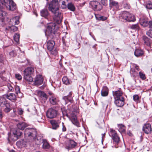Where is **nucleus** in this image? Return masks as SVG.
Masks as SVG:
<instances>
[{"instance_id":"obj_1","label":"nucleus","mask_w":152,"mask_h":152,"mask_svg":"<svg viewBox=\"0 0 152 152\" xmlns=\"http://www.w3.org/2000/svg\"><path fill=\"white\" fill-rule=\"evenodd\" d=\"M61 3L62 8H66V5L65 2L61 0H59V2L58 0H52L50 3L48 2L47 3V4L49 5L48 9L54 14L53 18L54 20L58 23L61 22L62 16L61 13L59 12L58 11V4Z\"/></svg>"},{"instance_id":"obj_2","label":"nucleus","mask_w":152,"mask_h":152,"mask_svg":"<svg viewBox=\"0 0 152 152\" xmlns=\"http://www.w3.org/2000/svg\"><path fill=\"white\" fill-rule=\"evenodd\" d=\"M4 5L9 10L13 11L16 8V4L12 0H0V7Z\"/></svg>"},{"instance_id":"obj_3","label":"nucleus","mask_w":152,"mask_h":152,"mask_svg":"<svg viewBox=\"0 0 152 152\" xmlns=\"http://www.w3.org/2000/svg\"><path fill=\"white\" fill-rule=\"evenodd\" d=\"M119 18L123 20L129 22L134 21L135 20V16L132 14L126 11L122 12L120 14Z\"/></svg>"},{"instance_id":"obj_4","label":"nucleus","mask_w":152,"mask_h":152,"mask_svg":"<svg viewBox=\"0 0 152 152\" xmlns=\"http://www.w3.org/2000/svg\"><path fill=\"white\" fill-rule=\"evenodd\" d=\"M11 131L13 135H11L9 134L8 140L9 142L11 141L17 140L22 134L21 132L16 129H12Z\"/></svg>"},{"instance_id":"obj_5","label":"nucleus","mask_w":152,"mask_h":152,"mask_svg":"<svg viewBox=\"0 0 152 152\" xmlns=\"http://www.w3.org/2000/svg\"><path fill=\"white\" fill-rule=\"evenodd\" d=\"M47 27V31L51 34H55L58 29V25L53 23H48Z\"/></svg>"},{"instance_id":"obj_6","label":"nucleus","mask_w":152,"mask_h":152,"mask_svg":"<svg viewBox=\"0 0 152 152\" xmlns=\"http://www.w3.org/2000/svg\"><path fill=\"white\" fill-rule=\"evenodd\" d=\"M24 134L25 137H28L29 139H34L36 136L37 132L35 129L28 128L25 129Z\"/></svg>"},{"instance_id":"obj_7","label":"nucleus","mask_w":152,"mask_h":152,"mask_svg":"<svg viewBox=\"0 0 152 152\" xmlns=\"http://www.w3.org/2000/svg\"><path fill=\"white\" fill-rule=\"evenodd\" d=\"M109 135L111 137L115 144H118L120 141V137L118 135L116 132L112 129H110Z\"/></svg>"},{"instance_id":"obj_8","label":"nucleus","mask_w":152,"mask_h":152,"mask_svg":"<svg viewBox=\"0 0 152 152\" xmlns=\"http://www.w3.org/2000/svg\"><path fill=\"white\" fill-rule=\"evenodd\" d=\"M58 114V111L56 109L50 108H49L46 113V116L48 118H56Z\"/></svg>"},{"instance_id":"obj_9","label":"nucleus","mask_w":152,"mask_h":152,"mask_svg":"<svg viewBox=\"0 0 152 152\" xmlns=\"http://www.w3.org/2000/svg\"><path fill=\"white\" fill-rule=\"evenodd\" d=\"M90 4L95 11H99L102 9V5L98 2L91 1L90 2Z\"/></svg>"},{"instance_id":"obj_10","label":"nucleus","mask_w":152,"mask_h":152,"mask_svg":"<svg viewBox=\"0 0 152 152\" xmlns=\"http://www.w3.org/2000/svg\"><path fill=\"white\" fill-rule=\"evenodd\" d=\"M74 95L72 91L69 92L68 95L66 96H65L63 97L62 99L65 101V104L68 103L69 102L72 103L73 102V97Z\"/></svg>"},{"instance_id":"obj_11","label":"nucleus","mask_w":152,"mask_h":152,"mask_svg":"<svg viewBox=\"0 0 152 152\" xmlns=\"http://www.w3.org/2000/svg\"><path fill=\"white\" fill-rule=\"evenodd\" d=\"M77 145V143L72 140L67 141L65 144L66 148L69 150L74 148Z\"/></svg>"},{"instance_id":"obj_12","label":"nucleus","mask_w":152,"mask_h":152,"mask_svg":"<svg viewBox=\"0 0 152 152\" xmlns=\"http://www.w3.org/2000/svg\"><path fill=\"white\" fill-rule=\"evenodd\" d=\"M43 79L41 75H37L34 81V84L37 86H39L41 85L43 82Z\"/></svg>"},{"instance_id":"obj_13","label":"nucleus","mask_w":152,"mask_h":152,"mask_svg":"<svg viewBox=\"0 0 152 152\" xmlns=\"http://www.w3.org/2000/svg\"><path fill=\"white\" fill-rule=\"evenodd\" d=\"M143 130L146 134L151 133L152 131V128L151 125L149 124H145L143 126Z\"/></svg>"},{"instance_id":"obj_14","label":"nucleus","mask_w":152,"mask_h":152,"mask_svg":"<svg viewBox=\"0 0 152 152\" xmlns=\"http://www.w3.org/2000/svg\"><path fill=\"white\" fill-rule=\"evenodd\" d=\"M124 99L123 97H121V99H115V103L117 106L121 107L124 104Z\"/></svg>"},{"instance_id":"obj_15","label":"nucleus","mask_w":152,"mask_h":152,"mask_svg":"<svg viewBox=\"0 0 152 152\" xmlns=\"http://www.w3.org/2000/svg\"><path fill=\"white\" fill-rule=\"evenodd\" d=\"M140 25L144 27L148 26L149 21L148 19L146 17L141 18L140 20Z\"/></svg>"},{"instance_id":"obj_16","label":"nucleus","mask_w":152,"mask_h":152,"mask_svg":"<svg viewBox=\"0 0 152 152\" xmlns=\"http://www.w3.org/2000/svg\"><path fill=\"white\" fill-rule=\"evenodd\" d=\"M50 122L53 129L56 130L59 127L60 123L58 121L52 120L50 121Z\"/></svg>"},{"instance_id":"obj_17","label":"nucleus","mask_w":152,"mask_h":152,"mask_svg":"<svg viewBox=\"0 0 152 152\" xmlns=\"http://www.w3.org/2000/svg\"><path fill=\"white\" fill-rule=\"evenodd\" d=\"M70 119L72 123L77 127L80 126V124L77 120V118L76 116L75 115H72L69 118Z\"/></svg>"},{"instance_id":"obj_18","label":"nucleus","mask_w":152,"mask_h":152,"mask_svg":"<svg viewBox=\"0 0 152 152\" xmlns=\"http://www.w3.org/2000/svg\"><path fill=\"white\" fill-rule=\"evenodd\" d=\"M4 96L6 98L8 99L13 102L15 101L16 99V96L14 93H11L9 95H5Z\"/></svg>"},{"instance_id":"obj_19","label":"nucleus","mask_w":152,"mask_h":152,"mask_svg":"<svg viewBox=\"0 0 152 152\" xmlns=\"http://www.w3.org/2000/svg\"><path fill=\"white\" fill-rule=\"evenodd\" d=\"M34 72V68L32 67H29L25 69L23 71L24 74L31 75Z\"/></svg>"},{"instance_id":"obj_20","label":"nucleus","mask_w":152,"mask_h":152,"mask_svg":"<svg viewBox=\"0 0 152 152\" xmlns=\"http://www.w3.org/2000/svg\"><path fill=\"white\" fill-rule=\"evenodd\" d=\"M113 95L115 99H121L123 94L122 92L120 90H119L115 91L113 92Z\"/></svg>"},{"instance_id":"obj_21","label":"nucleus","mask_w":152,"mask_h":152,"mask_svg":"<svg viewBox=\"0 0 152 152\" xmlns=\"http://www.w3.org/2000/svg\"><path fill=\"white\" fill-rule=\"evenodd\" d=\"M109 6L111 8L114 7H115L117 9L119 8V5L118 2L113 0H109Z\"/></svg>"},{"instance_id":"obj_22","label":"nucleus","mask_w":152,"mask_h":152,"mask_svg":"<svg viewBox=\"0 0 152 152\" xmlns=\"http://www.w3.org/2000/svg\"><path fill=\"white\" fill-rule=\"evenodd\" d=\"M27 126V124L23 122H20L17 124L18 128L21 130H23Z\"/></svg>"},{"instance_id":"obj_23","label":"nucleus","mask_w":152,"mask_h":152,"mask_svg":"<svg viewBox=\"0 0 152 152\" xmlns=\"http://www.w3.org/2000/svg\"><path fill=\"white\" fill-rule=\"evenodd\" d=\"M55 45V42L53 40H49L47 42V48L49 50H52Z\"/></svg>"},{"instance_id":"obj_24","label":"nucleus","mask_w":152,"mask_h":152,"mask_svg":"<svg viewBox=\"0 0 152 152\" xmlns=\"http://www.w3.org/2000/svg\"><path fill=\"white\" fill-rule=\"evenodd\" d=\"M37 94L39 96L43 98L45 100H46L48 99V96L43 91H38Z\"/></svg>"},{"instance_id":"obj_25","label":"nucleus","mask_w":152,"mask_h":152,"mask_svg":"<svg viewBox=\"0 0 152 152\" xmlns=\"http://www.w3.org/2000/svg\"><path fill=\"white\" fill-rule=\"evenodd\" d=\"M40 15L42 16L47 18V17L49 15V13L47 9H44L40 11Z\"/></svg>"},{"instance_id":"obj_26","label":"nucleus","mask_w":152,"mask_h":152,"mask_svg":"<svg viewBox=\"0 0 152 152\" xmlns=\"http://www.w3.org/2000/svg\"><path fill=\"white\" fill-rule=\"evenodd\" d=\"M108 89L106 86L103 87L101 91V95L103 96H107L108 94Z\"/></svg>"},{"instance_id":"obj_27","label":"nucleus","mask_w":152,"mask_h":152,"mask_svg":"<svg viewBox=\"0 0 152 152\" xmlns=\"http://www.w3.org/2000/svg\"><path fill=\"white\" fill-rule=\"evenodd\" d=\"M49 101L50 103L52 105H55L57 102L58 100L55 96L49 97Z\"/></svg>"},{"instance_id":"obj_28","label":"nucleus","mask_w":152,"mask_h":152,"mask_svg":"<svg viewBox=\"0 0 152 152\" xmlns=\"http://www.w3.org/2000/svg\"><path fill=\"white\" fill-rule=\"evenodd\" d=\"M6 98L4 95L3 97H0V107H2L6 104Z\"/></svg>"},{"instance_id":"obj_29","label":"nucleus","mask_w":152,"mask_h":152,"mask_svg":"<svg viewBox=\"0 0 152 152\" xmlns=\"http://www.w3.org/2000/svg\"><path fill=\"white\" fill-rule=\"evenodd\" d=\"M134 54L137 57H139L142 56L143 54V51L141 50L136 49L135 50Z\"/></svg>"},{"instance_id":"obj_30","label":"nucleus","mask_w":152,"mask_h":152,"mask_svg":"<svg viewBox=\"0 0 152 152\" xmlns=\"http://www.w3.org/2000/svg\"><path fill=\"white\" fill-rule=\"evenodd\" d=\"M36 119L39 122L44 123V122L45 117L42 114L37 115Z\"/></svg>"},{"instance_id":"obj_31","label":"nucleus","mask_w":152,"mask_h":152,"mask_svg":"<svg viewBox=\"0 0 152 152\" xmlns=\"http://www.w3.org/2000/svg\"><path fill=\"white\" fill-rule=\"evenodd\" d=\"M24 79L26 81L29 82H32L33 80V78L31 75L24 74Z\"/></svg>"},{"instance_id":"obj_32","label":"nucleus","mask_w":152,"mask_h":152,"mask_svg":"<svg viewBox=\"0 0 152 152\" xmlns=\"http://www.w3.org/2000/svg\"><path fill=\"white\" fill-rule=\"evenodd\" d=\"M43 143L42 147L45 149H48L49 148L50 145L45 140H43L42 141Z\"/></svg>"},{"instance_id":"obj_33","label":"nucleus","mask_w":152,"mask_h":152,"mask_svg":"<svg viewBox=\"0 0 152 152\" xmlns=\"http://www.w3.org/2000/svg\"><path fill=\"white\" fill-rule=\"evenodd\" d=\"M19 17L16 16L13 18L12 19H11L10 21L12 22H14L15 23V25H17L19 23Z\"/></svg>"},{"instance_id":"obj_34","label":"nucleus","mask_w":152,"mask_h":152,"mask_svg":"<svg viewBox=\"0 0 152 152\" xmlns=\"http://www.w3.org/2000/svg\"><path fill=\"white\" fill-rule=\"evenodd\" d=\"M67 7L70 10L73 11L75 10V8L72 3H69L67 5Z\"/></svg>"},{"instance_id":"obj_35","label":"nucleus","mask_w":152,"mask_h":152,"mask_svg":"<svg viewBox=\"0 0 152 152\" xmlns=\"http://www.w3.org/2000/svg\"><path fill=\"white\" fill-rule=\"evenodd\" d=\"M119 131L121 132H124L126 130V128L124 125L122 124L118 125Z\"/></svg>"},{"instance_id":"obj_36","label":"nucleus","mask_w":152,"mask_h":152,"mask_svg":"<svg viewBox=\"0 0 152 152\" xmlns=\"http://www.w3.org/2000/svg\"><path fill=\"white\" fill-rule=\"evenodd\" d=\"M142 39L144 41V43L147 45H149V38L145 36H144L142 37Z\"/></svg>"},{"instance_id":"obj_37","label":"nucleus","mask_w":152,"mask_h":152,"mask_svg":"<svg viewBox=\"0 0 152 152\" xmlns=\"http://www.w3.org/2000/svg\"><path fill=\"white\" fill-rule=\"evenodd\" d=\"M19 38L20 35L19 34H15L14 36V39L17 44L19 42Z\"/></svg>"},{"instance_id":"obj_38","label":"nucleus","mask_w":152,"mask_h":152,"mask_svg":"<svg viewBox=\"0 0 152 152\" xmlns=\"http://www.w3.org/2000/svg\"><path fill=\"white\" fill-rule=\"evenodd\" d=\"M62 80L63 83L66 85H68L70 84L69 80L66 77H63Z\"/></svg>"},{"instance_id":"obj_39","label":"nucleus","mask_w":152,"mask_h":152,"mask_svg":"<svg viewBox=\"0 0 152 152\" xmlns=\"http://www.w3.org/2000/svg\"><path fill=\"white\" fill-rule=\"evenodd\" d=\"M7 15V13L5 11L0 9V17H4Z\"/></svg>"},{"instance_id":"obj_40","label":"nucleus","mask_w":152,"mask_h":152,"mask_svg":"<svg viewBox=\"0 0 152 152\" xmlns=\"http://www.w3.org/2000/svg\"><path fill=\"white\" fill-rule=\"evenodd\" d=\"M11 109L10 108V106L9 104H6V107L4 109V111L5 112L8 113L9 112Z\"/></svg>"},{"instance_id":"obj_41","label":"nucleus","mask_w":152,"mask_h":152,"mask_svg":"<svg viewBox=\"0 0 152 152\" xmlns=\"http://www.w3.org/2000/svg\"><path fill=\"white\" fill-rule=\"evenodd\" d=\"M145 7L148 9H152V3L151 2H148L145 4Z\"/></svg>"},{"instance_id":"obj_42","label":"nucleus","mask_w":152,"mask_h":152,"mask_svg":"<svg viewBox=\"0 0 152 152\" xmlns=\"http://www.w3.org/2000/svg\"><path fill=\"white\" fill-rule=\"evenodd\" d=\"M139 26L137 24L133 25L130 27V28L133 30H136L139 29Z\"/></svg>"},{"instance_id":"obj_43","label":"nucleus","mask_w":152,"mask_h":152,"mask_svg":"<svg viewBox=\"0 0 152 152\" xmlns=\"http://www.w3.org/2000/svg\"><path fill=\"white\" fill-rule=\"evenodd\" d=\"M10 29L12 32H13L17 31L18 30V28L16 26H12L10 27Z\"/></svg>"},{"instance_id":"obj_44","label":"nucleus","mask_w":152,"mask_h":152,"mask_svg":"<svg viewBox=\"0 0 152 152\" xmlns=\"http://www.w3.org/2000/svg\"><path fill=\"white\" fill-rule=\"evenodd\" d=\"M15 90L16 92V93L18 94L21 95H22V94L20 92V88L19 86H16L15 87Z\"/></svg>"},{"instance_id":"obj_45","label":"nucleus","mask_w":152,"mask_h":152,"mask_svg":"<svg viewBox=\"0 0 152 152\" xmlns=\"http://www.w3.org/2000/svg\"><path fill=\"white\" fill-rule=\"evenodd\" d=\"M50 53L52 55L54 56H56L58 54V51L56 49L54 50L52 49L51 50H50Z\"/></svg>"},{"instance_id":"obj_46","label":"nucleus","mask_w":152,"mask_h":152,"mask_svg":"<svg viewBox=\"0 0 152 152\" xmlns=\"http://www.w3.org/2000/svg\"><path fill=\"white\" fill-rule=\"evenodd\" d=\"M140 78L142 80H145L146 77L145 75L142 72H140L139 73Z\"/></svg>"},{"instance_id":"obj_47","label":"nucleus","mask_w":152,"mask_h":152,"mask_svg":"<svg viewBox=\"0 0 152 152\" xmlns=\"http://www.w3.org/2000/svg\"><path fill=\"white\" fill-rule=\"evenodd\" d=\"M23 110L22 108H20L18 109V113L19 115H22L23 114Z\"/></svg>"},{"instance_id":"obj_48","label":"nucleus","mask_w":152,"mask_h":152,"mask_svg":"<svg viewBox=\"0 0 152 152\" xmlns=\"http://www.w3.org/2000/svg\"><path fill=\"white\" fill-rule=\"evenodd\" d=\"M15 77L16 79L19 80H21L22 78L21 75L19 74H16L15 75Z\"/></svg>"},{"instance_id":"obj_49","label":"nucleus","mask_w":152,"mask_h":152,"mask_svg":"<svg viewBox=\"0 0 152 152\" xmlns=\"http://www.w3.org/2000/svg\"><path fill=\"white\" fill-rule=\"evenodd\" d=\"M146 34L149 37L152 38V30H150L146 33Z\"/></svg>"},{"instance_id":"obj_50","label":"nucleus","mask_w":152,"mask_h":152,"mask_svg":"<svg viewBox=\"0 0 152 152\" xmlns=\"http://www.w3.org/2000/svg\"><path fill=\"white\" fill-rule=\"evenodd\" d=\"M7 86L8 88L10 91H12L13 90V88L10 84H8L7 85Z\"/></svg>"},{"instance_id":"obj_51","label":"nucleus","mask_w":152,"mask_h":152,"mask_svg":"<svg viewBox=\"0 0 152 152\" xmlns=\"http://www.w3.org/2000/svg\"><path fill=\"white\" fill-rule=\"evenodd\" d=\"M133 99L135 101H137L139 99V96L137 95H134L133 96Z\"/></svg>"},{"instance_id":"obj_52","label":"nucleus","mask_w":152,"mask_h":152,"mask_svg":"<svg viewBox=\"0 0 152 152\" xmlns=\"http://www.w3.org/2000/svg\"><path fill=\"white\" fill-rule=\"evenodd\" d=\"M4 59V56L0 53V62H2Z\"/></svg>"},{"instance_id":"obj_53","label":"nucleus","mask_w":152,"mask_h":152,"mask_svg":"<svg viewBox=\"0 0 152 152\" xmlns=\"http://www.w3.org/2000/svg\"><path fill=\"white\" fill-rule=\"evenodd\" d=\"M130 72H131V73H132V74H133V75L134 76L137 75L138 74V72H136L135 71V69H134L133 70L132 69L131 70V71H130Z\"/></svg>"},{"instance_id":"obj_54","label":"nucleus","mask_w":152,"mask_h":152,"mask_svg":"<svg viewBox=\"0 0 152 152\" xmlns=\"http://www.w3.org/2000/svg\"><path fill=\"white\" fill-rule=\"evenodd\" d=\"M62 131L63 132H65L66 131V129L65 126L64 125V124L63 123H62Z\"/></svg>"},{"instance_id":"obj_55","label":"nucleus","mask_w":152,"mask_h":152,"mask_svg":"<svg viewBox=\"0 0 152 152\" xmlns=\"http://www.w3.org/2000/svg\"><path fill=\"white\" fill-rule=\"evenodd\" d=\"M15 51L12 50L9 53V55H10V57H12L14 56L15 55Z\"/></svg>"},{"instance_id":"obj_56","label":"nucleus","mask_w":152,"mask_h":152,"mask_svg":"<svg viewBox=\"0 0 152 152\" xmlns=\"http://www.w3.org/2000/svg\"><path fill=\"white\" fill-rule=\"evenodd\" d=\"M48 94L49 95L48 96L49 98L50 97H53L55 96V95L53 94L52 92H49L48 93Z\"/></svg>"},{"instance_id":"obj_57","label":"nucleus","mask_w":152,"mask_h":152,"mask_svg":"<svg viewBox=\"0 0 152 152\" xmlns=\"http://www.w3.org/2000/svg\"><path fill=\"white\" fill-rule=\"evenodd\" d=\"M99 18L100 20H105L107 19L106 17H105L101 16Z\"/></svg>"},{"instance_id":"obj_58","label":"nucleus","mask_w":152,"mask_h":152,"mask_svg":"<svg viewBox=\"0 0 152 152\" xmlns=\"http://www.w3.org/2000/svg\"><path fill=\"white\" fill-rule=\"evenodd\" d=\"M102 143L103 141H104V139L105 137V133H104V134H102Z\"/></svg>"},{"instance_id":"obj_59","label":"nucleus","mask_w":152,"mask_h":152,"mask_svg":"<svg viewBox=\"0 0 152 152\" xmlns=\"http://www.w3.org/2000/svg\"><path fill=\"white\" fill-rule=\"evenodd\" d=\"M107 0H101V3L103 5H105L107 2Z\"/></svg>"},{"instance_id":"obj_60","label":"nucleus","mask_w":152,"mask_h":152,"mask_svg":"<svg viewBox=\"0 0 152 152\" xmlns=\"http://www.w3.org/2000/svg\"><path fill=\"white\" fill-rule=\"evenodd\" d=\"M149 27L150 28L152 29V21H149Z\"/></svg>"},{"instance_id":"obj_61","label":"nucleus","mask_w":152,"mask_h":152,"mask_svg":"<svg viewBox=\"0 0 152 152\" xmlns=\"http://www.w3.org/2000/svg\"><path fill=\"white\" fill-rule=\"evenodd\" d=\"M16 111L15 110H13V113L12 114V116L13 117H14L15 116V115L16 114Z\"/></svg>"},{"instance_id":"obj_62","label":"nucleus","mask_w":152,"mask_h":152,"mask_svg":"<svg viewBox=\"0 0 152 152\" xmlns=\"http://www.w3.org/2000/svg\"><path fill=\"white\" fill-rule=\"evenodd\" d=\"M3 117L2 112L1 109H0V119Z\"/></svg>"},{"instance_id":"obj_63","label":"nucleus","mask_w":152,"mask_h":152,"mask_svg":"<svg viewBox=\"0 0 152 152\" xmlns=\"http://www.w3.org/2000/svg\"><path fill=\"white\" fill-rule=\"evenodd\" d=\"M56 82L58 83L57 86L58 87H60L61 86V83L59 81H57Z\"/></svg>"},{"instance_id":"obj_64","label":"nucleus","mask_w":152,"mask_h":152,"mask_svg":"<svg viewBox=\"0 0 152 152\" xmlns=\"http://www.w3.org/2000/svg\"><path fill=\"white\" fill-rule=\"evenodd\" d=\"M135 69H136V70H137L138 71H139L140 70L139 67L137 65H135Z\"/></svg>"}]
</instances>
